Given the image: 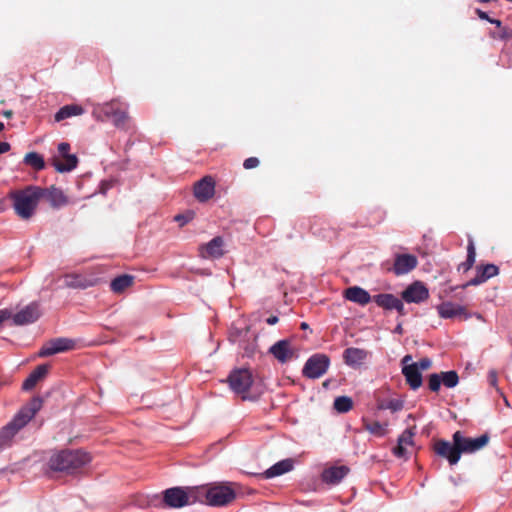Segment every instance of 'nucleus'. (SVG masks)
Masks as SVG:
<instances>
[{"mask_svg":"<svg viewBox=\"0 0 512 512\" xmlns=\"http://www.w3.org/2000/svg\"><path fill=\"white\" fill-rule=\"evenodd\" d=\"M43 400L34 397L15 415V417L0 430V449L8 446L13 437L22 429L42 408Z\"/></svg>","mask_w":512,"mask_h":512,"instance_id":"1","label":"nucleus"},{"mask_svg":"<svg viewBox=\"0 0 512 512\" xmlns=\"http://www.w3.org/2000/svg\"><path fill=\"white\" fill-rule=\"evenodd\" d=\"M41 187L28 185L23 189L11 191L9 198L13 202L15 213L23 220L30 219L41 200Z\"/></svg>","mask_w":512,"mask_h":512,"instance_id":"2","label":"nucleus"},{"mask_svg":"<svg viewBox=\"0 0 512 512\" xmlns=\"http://www.w3.org/2000/svg\"><path fill=\"white\" fill-rule=\"evenodd\" d=\"M91 461L88 453L81 450H63L53 454L48 462L51 470L72 474Z\"/></svg>","mask_w":512,"mask_h":512,"instance_id":"3","label":"nucleus"},{"mask_svg":"<svg viewBox=\"0 0 512 512\" xmlns=\"http://www.w3.org/2000/svg\"><path fill=\"white\" fill-rule=\"evenodd\" d=\"M193 491L198 493V501L215 507L228 505L236 498L235 490L228 483L198 486Z\"/></svg>","mask_w":512,"mask_h":512,"instance_id":"4","label":"nucleus"},{"mask_svg":"<svg viewBox=\"0 0 512 512\" xmlns=\"http://www.w3.org/2000/svg\"><path fill=\"white\" fill-rule=\"evenodd\" d=\"M92 114L98 121L112 120L114 126L119 129L127 130L129 128L130 116L127 106L118 100L97 105Z\"/></svg>","mask_w":512,"mask_h":512,"instance_id":"5","label":"nucleus"},{"mask_svg":"<svg viewBox=\"0 0 512 512\" xmlns=\"http://www.w3.org/2000/svg\"><path fill=\"white\" fill-rule=\"evenodd\" d=\"M197 487H172L163 491V504L169 508H182L198 501Z\"/></svg>","mask_w":512,"mask_h":512,"instance_id":"6","label":"nucleus"},{"mask_svg":"<svg viewBox=\"0 0 512 512\" xmlns=\"http://www.w3.org/2000/svg\"><path fill=\"white\" fill-rule=\"evenodd\" d=\"M452 439L457 443L461 454H471L484 448L489 443L490 437L487 433L477 438L465 437L461 431H456Z\"/></svg>","mask_w":512,"mask_h":512,"instance_id":"7","label":"nucleus"},{"mask_svg":"<svg viewBox=\"0 0 512 512\" xmlns=\"http://www.w3.org/2000/svg\"><path fill=\"white\" fill-rule=\"evenodd\" d=\"M330 366V358L326 354L317 353L312 355L303 367V375L310 379H317L323 376Z\"/></svg>","mask_w":512,"mask_h":512,"instance_id":"8","label":"nucleus"},{"mask_svg":"<svg viewBox=\"0 0 512 512\" xmlns=\"http://www.w3.org/2000/svg\"><path fill=\"white\" fill-rule=\"evenodd\" d=\"M228 382L234 392L238 394L245 393L252 385V373L248 369L234 370L231 372Z\"/></svg>","mask_w":512,"mask_h":512,"instance_id":"9","label":"nucleus"},{"mask_svg":"<svg viewBox=\"0 0 512 512\" xmlns=\"http://www.w3.org/2000/svg\"><path fill=\"white\" fill-rule=\"evenodd\" d=\"M75 347V341L69 338H55L47 342L39 350L40 357H48L57 353L72 350Z\"/></svg>","mask_w":512,"mask_h":512,"instance_id":"10","label":"nucleus"},{"mask_svg":"<svg viewBox=\"0 0 512 512\" xmlns=\"http://www.w3.org/2000/svg\"><path fill=\"white\" fill-rule=\"evenodd\" d=\"M434 451L437 455L448 460L450 465L458 463L461 453L456 442H449L447 440H437L434 443Z\"/></svg>","mask_w":512,"mask_h":512,"instance_id":"11","label":"nucleus"},{"mask_svg":"<svg viewBox=\"0 0 512 512\" xmlns=\"http://www.w3.org/2000/svg\"><path fill=\"white\" fill-rule=\"evenodd\" d=\"M411 360V355H406L402 359V374L404 375L406 383L409 385V387L412 390H417L422 386L423 383L422 373L418 369V366L414 365L413 363L408 364V362Z\"/></svg>","mask_w":512,"mask_h":512,"instance_id":"12","label":"nucleus"},{"mask_svg":"<svg viewBox=\"0 0 512 512\" xmlns=\"http://www.w3.org/2000/svg\"><path fill=\"white\" fill-rule=\"evenodd\" d=\"M215 180L211 176H205L199 181L195 182L193 186L194 197L199 202H207L215 194Z\"/></svg>","mask_w":512,"mask_h":512,"instance_id":"13","label":"nucleus"},{"mask_svg":"<svg viewBox=\"0 0 512 512\" xmlns=\"http://www.w3.org/2000/svg\"><path fill=\"white\" fill-rule=\"evenodd\" d=\"M401 297L407 303H421L429 298V291L422 282L416 281L401 293Z\"/></svg>","mask_w":512,"mask_h":512,"instance_id":"14","label":"nucleus"},{"mask_svg":"<svg viewBox=\"0 0 512 512\" xmlns=\"http://www.w3.org/2000/svg\"><path fill=\"white\" fill-rule=\"evenodd\" d=\"M418 265V259L412 254H396L393 267L389 270L396 276H401L411 272Z\"/></svg>","mask_w":512,"mask_h":512,"instance_id":"15","label":"nucleus"},{"mask_svg":"<svg viewBox=\"0 0 512 512\" xmlns=\"http://www.w3.org/2000/svg\"><path fill=\"white\" fill-rule=\"evenodd\" d=\"M225 254L224 240L220 236L214 237L199 247V256L204 259H218Z\"/></svg>","mask_w":512,"mask_h":512,"instance_id":"16","label":"nucleus"},{"mask_svg":"<svg viewBox=\"0 0 512 512\" xmlns=\"http://www.w3.org/2000/svg\"><path fill=\"white\" fill-rule=\"evenodd\" d=\"M369 355L370 352L365 349L349 347L343 352V361L347 366L358 369L365 363Z\"/></svg>","mask_w":512,"mask_h":512,"instance_id":"17","label":"nucleus"},{"mask_svg":"<svg viewBox=\"0 0 512 512\" xmlns=\"http://www.w3.org/2000/svg\"><path fill=\"white\" fill-rule=\"evenodd\" d=\"M40 194L41 199L47 200L50 206L54 209H58L68 204L67 196L60 188H57L54 185L47 188L41 187Z\"/></svg>","mask_w":512,"mask_h":512,"instance_id":"18","label":"nucleus"},{"mask_svg":"<svg viewBox=\"0 0 512 512\" xmlns=\"http://www.w3.org/2000/svg\"><path fill=\"white\" fill-rule=\"evenodd\" d=\"M40 317L39 305L37 303H30L22 310L13 315V322L15 325H27L34 323Z\"/></svg>","mask_w":512,"mask_h":512,"instance_id":"19","label":"nucleus"},{"mask_svg":"<svg viewBox=\"0 0 512 512\" xmlns=\"http://www.w3.org/2000/svg\"><path fill=\"white\" fill-rule=\"evenodd\" d=\"M437 312L439 316L444 319H451L459 316L467 320L471 316L464 306L452 303L450 301H446L438 305Z\"/></svg>","mask_w":512,"mask_h":512,"instance_id":"20","label":"nucleus"},{"mask_svg":"<svg viewBox=\"0 0 512 512\" xmlns=\"http://www.w3.org/2000/svg\"><path fill=\"white\" fill-rule=\"evenodd\" d=\"M476 272L477 273L475 277L468 281L466 284H464L462 286L463 288L482 284L486 282L488 279L497 276L499 274V268L494 264L480 265L477 266Z\"/></svg>","mask_w":512,"mask_h":512,"instance_id":"21","label":"nucleus"},{"mask_svg":"<svg viewBox=\"0 0 512 512\" xmlns=\"http://www.w3.org/2000/svg\"><path fill=\"white\" fill-rule=\"evenodd\" d=\"M349 471V467L345 465L331 466L323 470L321 479L327 484L336 485L349 473Z\"/></svg>","mask_w":512,"mask_h":512,"instance_id":"22","label":"nucleus"},{"mask_svg":"<svg viewBox=\"0 0 512 512\" xmlns=\"http://www.w3.org/2000/svg\"><path fill=\"white\" fill-rule=\"evenodd\" d=\"M344 297L347 300L362 306L367 305L372 300L370 294L359 286H352L347 288L344 291Z\"/></svg>","mask_w":512,"mask_h":512,"instance_id":"23","label":"nucleus"},{"mask_svg":"<svg viewBox=\"0 0 512 512\" xmlns=\"http://www.w3.org/2000/svg\"><path fill=\"white\" fill-rule=\"evenodd\" d=\"M48 371H49V365H47V364L38 365L30 373V375L25 379V381L22 384V389L25 391L32 390L40 380L45 378V376L48 374Z\"/></svg>","mask_w":512,"mask_h":512,"instance_id":"24","label":"nucleus"},{"mask_svg":"<svg viewBox=\"0 0 512 512\" xmlns=\"http://www.w3.org/2000/svg\"><path fill=\"white\" fill-rule=\"evenodd\" d=\"M135 277L129 274H122L115 277L110 283V289L116 294H121L128 288L132 287Z\"/></svg>","mask_w":512,"mask_h":512,"instance_id":"25","label":"nucleus"},{"mask_svg":"<svg viewBox=\"0 0 512 512\" xmlns=\"http://www.w3.org/2000/svg\"><path fill=\"white\" fill-rule=\"evenodd\" d=\"M64 161H60L57 157H53L52 159V165L56 169V171L63 173V172H69L76 168L78 159L76 155L70 154L65 157H63Z\"/></svg>","mask_w":512,"mask_h":512,"instance_id":"26","label":"nucleus"},{"mask_svg":"<svg viewBox=\"0 0 512 512\" xmlns=\"http://www.w3.org/2000/svg\"><path fill=\"white\" fill-rule=\"evenodd\" d=\"M84 109L82 106L77 104L65 105L59 109V111L55 114V121L60 122L64 119L70 118L72 116H78L83 114Z\"/></svg>","mask_w":512,"mask_h":512,"instance_id":"27","label":"nucleus"},{"mask_svg":"<svg viewBox=\"0 0 512 512\" xmlns=\"http://www.w3.org/2000/svg\"><path fill=\"white\" fill-rule=\"evenodd\" d=\"M363 427L369 433L377 437H383L387 434V424H382L378 421H371L369 419L363 418Z\"/></svg>","mask_w":512,"mask_h":512,"instance_id":"28","label":"nucleus"},{"mask_svg":"<svg viewBox=\"0 0 512 512\" xmlns=\"http://www.w3.org/2000/svg\"><path fill=\"white\" fill-rule=\"evenodd\" d=\"M270 353L281 363L288 359V339H283L270 348Z\"/></svg>","mask_w":512,"mask_h":512,"instance_id":"29","label":"nucleus"},{"mask_svg":"<svg viewBox=\"0 0 512 512\" xmlns=\"http://www.w3.org/2000/svg\"><path fill=\"white\" fill-rule=\"evenodd\" d=\"M475 259H476V249H475L474 241L472 238H469L468 245H467V258H466L465 262H462L458 265V271H463V272L469 271L473 267V265L475 263Z\"/></svg>","mask_w":512,"mask_h":512,"instance_id":"30","label":"nucleus"},{"mask_svg":"<svg viewBox=\"0 0 512 512\" xmlns=\"http://www.w3.org/2000/svg\"><path fill=\"white\" fill-rule=\"evenodd\" d=\"M288 472V459H283L267 469L261 476L265 479L280 476Z\"/></svg>","mask_w":512,"mask_h":512,"instance_id":"31","label":"nucleus"},{"mask_svg":"<svg viewBox=\"0 0 512 512\" xmlns=\"http://www.w3.org/2000/svg\"><path fill=\"white\" fill-rule=\"evenodd\" d=\"M373 301L383 309L393 310L395 303H398V298L393 294L383 293L375 295Z\"/></svg>","mask_w":512,"mask_h":512,"instance_id":"32","label":"nucleus"},{"mask_svg":"<svg viewBox=\"0 0 512 512\" xmlns=\"http://www.w3.org/2000/svg\"><path fill=\"white\" fill-rule=\"evenodd\" d=\"M24 163L36 171H40L45 168V161L37 152L27 153L24 157Z\"/></svg>","mask_w":512,"mask_h":512,"instance_id":"33","label":"nucleus"},{"mask_svg":"<svg viewBox=\"0 0 512 512\" xmlns=\"http://www.w3.org/2000/svg\"><path fill=\"white\" fill-rule=\"evenodd\" d=\"M334 409L340 413H346L353 407V401L348 396H339L334 400Z\"/></svg>","mask_w":512,"mask_h":512,"instance_id":"34","label":"nucleus"},{"mask_svg":"<svg viewBox=\"0 0 512 512\" xmlns=\"http://www.w3.org/2000/svg\"><path fill=\"white\" fill-rule=\"evenodd\" d=\"M440 375L443 385L447 388H453L459 382V376L454 370L441 372Z\"/></svg>","mask_w":512,"mask_h":512,"instance_id":"35","label":"nucleus"},{"mask_svg":"<svg viewBox=\"0 0 512 512\" xmlns=\"http://www.w3.org/2000/svg\"><path fill=\"white\" fill-rule=\"evenodd\" d=\"M66 286L70 288H86L88 285L85 280L78 275H67Z\"/></svg>","mask_w":512,"mask_h":512,"instance_id":"36","label":"nucleus"},{"mask_svg":"<svg viewBox=\"0 0 512 512\" xmlns=\"http://www.w3.org/2000/svg\"><path fill=\"white\" fill-rule=\"evenodd\" d=\"M441 383L442 381L440 374L433 373L429 376L428 386L431 391L438 392L440 390Z\"/></svg>","mask_w":512,"mask_h":512,"instance_id":"37","label":"nucleus"},{"mask_svg":"<svg viewBox=\"0 0 512 512\" xmlns=\"http://www.w3.org/2000/svg\"><path fill=\"white\" fill-rule=\"evenodd\" d=\"M414 432L412 429H406L398 438V442L404 446L413 445Z\"/></svg>","mask_w":512,"mask_h":512,"instance_id":"38","label":"nucleus"},{"mask_svg":"<svg viewBox=\"0 0 512 512\" xmlns=\"http://www.w3.org/2000/svg\"><path fill=\"white\" fill-rule=\"evenodd\" d=\"M193 217H194V212L188 211L185 214H178V215H176L174 217V220L176 222H179L180 226H183L186 223H188L189 221H191L193 219Z\"/></svg>","mask_w":512,"mask_h":512,"instance_id":"39","label":"nucleus"},{"mask_svg":"<svg viewBox=\"0 0 512 512\" xmlns=\"http://www.w3.org/2000/svg\"><path fill=\"white\" fill-rule=\"evenodd\" d=\"M385 407H387V410H390L392 412H397L403 408V402L398 399H391V400L387 401Z\"/></svg>","mask_w":512,"mask_h":512,"instance_id":"40","label":"nucleus"},{"mask_svg":"<svg viewBox=\"0 0 512 512\" xmlns=\"http://www.w3.org/2000/svg\"><path fill=\"white\" fill-rule=\"evenodd\" d=\"M260 164V161L257 157H249L247 159L244 160L243 162V167L247 170L249 169H253V168H256L258 167Z\"/></svg>","mask_w":512,"mask_h":512,"instance_id":"41","label":"nucleus"},{"mask_svg":"<svg viewBox=\"0 0 512 512\" xmlns=\"http://www.w3.org/2000/svg\"><path fill=\"white\" fill-rule=\"evenodd\" d=\"M413 364L418 366V369L420 371H425L431 368L432 361L429 358H422L418 362H415Z\"/></svg>","mask_w":512,"mask_h":512,"instance_id":"42","label":"nucleus"},{"mask_svg":"<svg viewBox=\"0 0 512 512\" xmlns=\"http://www.w3.org/2000/svg\"><path fill=\"white\" fill-rule=\"evenodd\" d=\"M499 29H500V31L498 33L491 34V36L493 38H500V39L504 40V39H508L511 36V32L508 28L501 27Z\"/></svg>","mask_w":512,"mask_h":512,"instance_id":"43","label":"nucleus"},{"mask_svg":"<svg viewBox=\"0 0 512 512\" xmlns=\"http://www.w3.org/2000/svg\"><path fill=\"white\" fill-rule=\"evenodd\" d=\"M393 454L398 458L406 457V446L398 442L397 445L393 448Z\"/></svg>","mask_w":512,"mask_h":512,"instance_id":"44","label":"nucleus"},{"mask_svg":"<svg viewBox=\"0 0 512 512\" xmlns=\"http://www.w3.org/2000/svg\"><path fill=\"white\" fill-rule=\"evenodd\" d=\"M69 151H70V144L67 143V142H61L59 145H58V152L59 154L63 157L67 156V155H70L69 154Z\"/></svg>","mask_w":512,"mask_h":512,"instance_id":"45","label":"nucleus"},{"mask_svg":"<svg viewBox=\"0 0 512 512\" xmlns=\"http://www.w3.org/2000/svg\"><path fill=\"white\" fill-rule=\"evenodd\" d=\"M488 382L491 386L497 387V372L495 370H490L488 372Z\"/></svg>","mask_w":512,"mask_h":512,"instance_id":"46","label":"nucleus"},{"mask_svg":"<svg viewBox=\"0 0 512 512\" xmlns=\"http://www.w3.org/2000/svg\"><path fill=\"white\" fill-rule=\"evenodd\" d=\"M393 309L396 310L399 313V315H401V316H404L406 314L404 304H403L402 300L399 298H398V303H395Z\"/></svg>","mask_w":512,"mask_h":512,"instance_id":"47","label":"nucleus"},{"mask_svg":"<svg viewBox=\"0 0 512 512\" xmlns=\"http://www.w3.org/2000/svg\"><path fill=\"white\" fill-rule=\"evenodd\" d=\"M11 317V312L7 309L0 310V325Z\"/></svg>","mask_w":512,"mask_h":512,"instance_id":"48","label":"nucleus"},{"mask_svg":"<svg viewBox=\"0 0 512 512\" xmlns=\"http://www.w3.org/2000/svg\"><path fill=\"white\" fill-rule=\"evenodd\" d=\"M475 12L480 19L486 20L488 22L491 21V18L488 16V14L486 12L482 11L481 9H476Z\"/></svg>","mask_w":512,"mask_h":512,"instance_id":"49","label":"nucleus"},{"mask_svg":"<svg viewBox=\"0 0 512 512\" xmlns=\"http://www.w3.org/2000/svg\"><path fill=\"white\" fill-rule=\"evenodd\" d=\"M11 146L8 142H0V155L10 150Z\"/></svg>","mask_w":512,"mask_h":512,"instance_id":"50","label":"nucleus"},{"mask_svg":"<svg viewBox=\"0 0 512 512\" xmlns=\"http://www.w3.org/2000/svg\"><path fill=\"white\" fill-rule=\"evenodd\" d=\"M266 322L267 324L269 325H274L278 322V317L277 316H270L266 319Z\"/></svg>","mask_w":512,"mask_h":512,"instance_id":"51","label":"nucleus"},{"mask_svg":"<svg viewBox=\"0 0 512 512\" xmlns=\"http://www.w3.org/2000/svg\"><path fill=\"white\" fill-rule=\"evenodd\" d=\"M490 23L495 24L498 28L502 27V22L500 20H498V19H492L491 18Z\"/></svg>","mask_w":512,"mask_h":512,"instance_id":"52","label":"nucleus"},{"mask_svg":"<svg viewBox=\"0 0 512 512\" xmlns=\"http://www.w3.org/2000/svg\"><path fill=\"white\" fill-rule=\"evenodd\" d=\"M386 403H387V402H384V401L380 402V403L378 404V406H377V407H378V409H379V410H387V407H385V406H386Z\"/></svg>","mask_w":512,"mask_h":512,"instance_id":"53","label":"nucleus"},{"mask_svg":"<svg viewBox=\"0 0 512 512\" xmlns=\"http://www.w3.org/2000/svg\"><path fill=\"white\" fill-rule=\"evenodd\" d=\"M330 383H331V379H327L325 380L323 383H322V386L324 388H328L330 386Z\"/></svg>","mask_w":512,"mask_h":512,"instance_id":"54","label":"nucleus"},{"mask_svg":"<svg viewBox=\"0 0 512 512\" xmlns=\"http://www.w3.org/2000/svg\"><path fill=\"white\" fill-rule=\"evenodd\" d=\"M3 115L7 118H10L13 115V112L11 110L5 111Z\"/></svg>","mask_w":512,"mask_h":512,"instance_id":"55","label":"nucleus"},{"mask_svg":"<svg viewBox=\"0 0 512 512\" xmlns=\"http://www.w3.org/2000/svg\"><path fill=\"white\" fill-rule=\"evenodd\" d=\"M300 327H301V329L305 330V329H308L309 326L306 322H302Z\"/></svg>","mask_w":512,"mask_h":512,"instance_id":"56","label":"nucleus"},{"mask_svg":"<svg viewBox=\"0 0 512 512\" xmlns=\"http://www.w3.org/2000/svg\"><path fill=\"white\" fill-rule=\"evenodd\" d=\"M289 467H290V471L293 469V461L292 459L290 458V464H289Z\"/></svg>","mask_w":512,"mask_h":512,"instance_id":"57","label":"nucleus"},{"mask_svg":"<svg viewBox=\"0 0 512 512\" xmlns=\"http://www.w3.org/2000/svg\"><path fill=\"white\" fill-rule=\"evenodd\" d=\"M4 129V124L2 122H0V133L3 131Z\"/></svg>","mask_w":512,"mask_h":512,"instance_id":"58","label":"nucleus"}]
</instances>
